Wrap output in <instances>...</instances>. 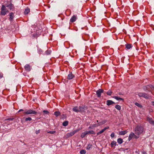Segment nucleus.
<instances>
[{"label":"nucleus","instance_id":"nucleus-1","mask_svg":"<svg viewBox=\"0 0 154 154\" xmlns=\"http://www.w3.org/2000/svg\"><path fill=\"white\" fill-rule=\"evenodd\" d=\"M143 131L142 127L140 126H137L135 128V134L139 136L142 133Z\"/></svg>","mask_w":154,"mask_h":154},{"label":"nucleus","instance_id":"nucleus-2","mask_svg":"<svg viewBox=\"0 0 154 154\" xmlns=\"http://www.w3.org/2000/svg\"><path fill=\"white\" fill-rule=\"evenodd\" d=\"M137 94L138 95L139 97H142L146 99H150L151 97L147 94L143 92L138 93V94Z\"/></svg>","mask_w":154,"mask_h":154},{"label":"nucleus","instance_id":"nucleus-3","mask_svg":"<svg viewBox=\"0 0 154 154\" xmlns=\"http://www.w3.org/2000/svg\"><path fill=\"white\" fill-rule=\"evenodd\" d=\"M8 12V11L6 7L4 5H2L1 8V15H5Z\"/></svg>","mask_w":154,"mask_h":154},{"label":"nucleus","instance_id":"nucleus-4","mask_svg":"<svg viewBox=\"0 0 154 154\" xmlns=\"http://www.w3.org/2000/svg\"><path fill=\"white\" fill-rule=\"evenodd\" d=\"M78 130H74L69 133H67L65 137L66 138H68L74 135L76 132H78Z\"/></svg>","mask_w":154,"mask_h":154},{"label":"nucleus","instance_id":"nucleus-5","mask_svg":"<svg viewBox=\"0 0 154 154\" xmlns=\"http://www.w3.org/2000/svg\"><path fill=\"white\" fill-rule=\"evenodd\" d=\"M154 88L152 85H149L145 86L143 88V89L145 91H151Z\"/></svg>","mask_w":154,"mask_h":154},{"label":"nucleus","instance_id":"nucleus-6","mask_svg":"<svg viewBox=\"0 0 154 154\" xmlns=\"http://www.w3.org/2000/svg\"><path fill=\"white\" fill-rule=\"evenodd\" d=\"M139 137V136L138 135H136L134 134L133 132H131L130 134L129 137H128V140H131L132 138H135L136 139H137Z\"/></svg>","mask_w":154,"mask_h":154},{"label":"nucleus","instance_id":"nucleus-7","mask_svg":"<svg viewBox=\"0 0 154 154\" xmlns=\"http://www.w3.org/2000/svg\"><path fill=\"white\" fill-rule=\"evenodd\" d=\"M36 112L35 111H33L32 109H29V110H26L24 112V114H36Z\"/></svg>","mask_w":154,"mask_h":154},{"label":"nucleus","instance_id":"nucleus-8","mask_svg":"<svg viewBox=\"0 0 154 154\" xmlns=\"http://www.w3.org/2000/svg\"><path fill=\"white\" fill-rule=\"evenodd\" d=\"M104 91L102 89H99L96 91V94L98 97H100L101 96V94Z\"/></svg>","mask_w":154,"mask_h":154},{"label":"nucleus","instance_id":"nucleus-9","mask_svg":"<svg viewBox=\"0 0 154 154\" xmlns=\"http://www.w3.org/2000/svg\"><path fill=\"white\" fill-rule=\"evenodd\" d=\"M146 120L149 122L150 124L154 125V121L152 119V118L147 117Z\"/></svg>","mask_w":154,"mask_h":154},{"label":"nucleus","instance_id":"nucleus-10","mask_svg":"<svg viewBox=\"0 0 154 154\" xmlns=\"http://www.w3.org/2000/svg\"><path fill=\"white\" fill-rule=\"evenodd\" d=\"M77 19V16L76 15H73L70 19V22L73 23Z\"/></svg>","mask_w":154,"mask_h":154},{"label":"nucleus","instance_id":"nucleus-11","mask_svg":"<svg viewBox=\"0 0 154 154\" xmlns=\"http://www.w3.org/2000/svg\"><path fill=\"white\" fill-rule=\"evenodd\" d=\"M24 68L25 70L29 72L31 70V66L28 64H27L24 66Z\"/></svg>","mask_w":154,"mask_h":154},{"label":"nucleus","instance_id":"nucleus-12","mask_svg":"<svg viewBox=\"0 0 154 154\" xmlns=\"http://www.w3.org/2000/svg\"><path fill=\"white\" fill-rule=\"evenodd\" d=\"M115 104V102L111 100H107L106 101V104L108 106H109Z\"/></svg>","mask_w":154,"mask_h":154},{"label":"nucleus","instance_id":"nucleus-13","mask_svg":"<svg viewBox=\"0 0 154 154\" xmlns=\"http://www.w3.org/2000/svg\"><path fill=\"white\" fill-rule=\"evenodd\" d=\"M74 77V76L72 74L71 72H70L68 75L67 77V79H71Z\"/></svg>","mask_w":154,"mask_h":154},{"label":"nucleus","instance_id":"nucleus-14","mask_svg":"<svg viewBox=\"0 0 154 154\" xmlns=\"http://www.w3.org/2000/svg\"><path fill=\"white\" fill-rule=\"evenodd\" d=\"M108 128H109V127H107L105 128L104 129H103L102 130L100 131H99V132H98L97 133V135H99V134H102L104 131H105L106 129H107Z\"/></svg>","mask_w":154,"mask_h":154},{"label":"nucleus","instance_id":"nucleus-15","mask_svg":"<svg viewBox=\"0 0 154 154\" xmlns=\"http://www.w3.org/2000/svg\"><path fill=\"white\" fill-rule=\"evenodd\" d=\"M113 98H115V99H116V100H122L123 101L124 100V99L123 98L119 97H118L116 96H114L113 97Z\"/></svg>","mask_w":154,"mask_h":154},{"label":"nucleus","instance_id":"nucleus-16","mask_svg":"<svg viewBox=\"0 0 154 154\" xmlns=\"http://www.w3.org/2000/svg\"><path fill=\"white\" fill-rule=\"evenodd\" d=\"M127 132L128 131L126 130L121 131L119 132V134L120 135H123L127 133Z\"/></svg>","mask_w":154,"mask_h":154},{"label":"nucleus","instance_id":"nucleus-17","mask_svg":"<svg viewBox=\"0 0 154 154\" xmlns=\"http://www.w3.org/2000/svg\"><path fill=\"white\" fill-rule=\"evenodd\" d=\"M87 134H95V132L92 130H90V131H85Z\"/></svg>","mask_w":154,"mask_h":154},{"label":"nucleus","instance_id":"nucleus-18","mask_svg":"<svg viewBox=\"0 0 154 154\" xmlns=\"http://www.w3.org/2000/svg\"><path fill=\"white\" fill-rule=\"evenodd\" d=\"M116 144V142L115 141H113L110 144V146L112 147H113L114 146H115Z\"/></svg>","mask_w":154,"mask_h":154},{"label":"nucleus","instance_id":"nucleus-19","mask_svg":"<svg viewBox=\"0 0 154 154\" xmlns=\"http://www.w3.org/2000/svg\"><path fill=\"white\" fill-rule=\"evenodd\" d=\"M10 17L9 19L10 21H12L13 19L14 16V14L13 13L11 12L10 14Z\"/></svg>","mask_w":154,"mask_h":154},{"label":"nucleus","instance_id":"nucleus-20","mask_svg":"<svg viewBox=\"0 0 154 154\" xmlns=\"http://www.w3.org/2000/svg\"><path fill=\"white\" fill-rule=\"evenodd\" d=\"M79 112L83 111L85 110V108L83 106H79Z\"/></svg>","mask_w":154,"mask_h":154},{"label":"nucleus","instance_id":"nucleus-21","mask_svg":"<svg viewBox=\"0 0 154 154\" xmlns=\"http://www.w3.org/2000/svg\"><path fill=\"white\" fill-rule=\"evenodd\" d=\"M126 48L128 49H130L132 47V45L131 44H127L125 45Z\"/></svg>","mask_w":154,"mask_h":154},{"label":"nucleus","instance_id":"nucleus-22","mask_svg":"<svg viewBox=\"0 0 154 154\" xmlns=\"http://www.w3.org/2000/svg\"><path fill=\"white\" fill-rule=\"evenodd\" d=\"M72 110L73 111L76 112H79V108H78V107L77 106H75L74 107L73 109Z\"/></svg>","mask_w":154,"mask_h":154},{"label":"nucleus","instance_id":"nucleus-23","mask_svg":"<svg viewBox=\"0 0 154 154\" xmlns=\"http://www.w3.org/2000/svg\"><path fill=\"white\" fill-rule=\"evenodd\" d=\"M7 7L10 10H11L12 8L13 5L12 4L10 3L9 5H8L7 6Z\"/></svg>","mask_w":154,"mask_h":154},{"label":"nucleus","instance_id":"nucleus-24","mask_svg":"<svg viewBox=\"0 0 154 154\" xmlns=\"http://www.w3.org/2000/svg\"><path fill=\"white\" fill-rule=\"evenodd\" d=\"M54 114L56 117H57L60 115V112L59 111L55 112Z\"/></svg>","mask_w":154,"mask_h":154},{"label":"nucleus","instance_id":"nucleus-25","mask_svg":"<svg viewBox=\"0 0 154 154\" xmlns=\"http://www.w3.org/2000/svg\"><path fill=\"white\" fill-rule=\"evenodd\" d=\"M123 140L122 138H119L117 140V142L119 144H121L123 142Z\"/></svg>","mask_w":154,"mask_h":154},{"label":"nucleus","instance_id":"nucleus-26","mask_svg":"<svg viewBox=\"0 0 154 154\" xmlns=\"http://www.w3.org/2000/svg\"><path fill=\"white\" fill-rule=\"evenodd\" d=\"M30 12V9L29 8H26L24 11L25 14H27Z\"/></svg>","mask_w":154,"mask_h":154},{"label":"nucleus","instance_id":"nucleus-27","mask_svg":"<svg viewBox=\"0 0 154 154\" xmlns=\"http://www.w3.org/2000/svg\"><path fill=\"white\" fill-rule=\"evenodd\" d=\"M68 124V122L67 121H66L63 122V125L64 126H66Z\"/></svg>","mask_w":154,"mask_h":154},{"label":"nucleus","instance_id":"nucleus-28","mask_svg":"<svg viewBox=\"0 0 154 154\" xmlns=\"http://www.w3.org/2000/svg\"><path fill=\"white\" fill-rule=\"evenodd\" d=\"M115 107L117 109L119 110H120L121 109V106L118 105H116L115 106Z\"/></svg>","mask_w":154,"mask_h":154},{"label":"nucleus","instance_id":"nucleus-29","mask_svg":"<svg viewBox=\"0 0 154 154\" xmlns=\"http://www.w3.org/2000/svg\"><path fill=\"white\" fill-rule=\"evenodd\" d=\"M87 134L86 132L85 131V132L82 134L81 136L82 138H84L85 136Z\"/></svg>","mask_w":154,"mask_h":154},{"label":"nucleus","instance_id":"nucleus-30","mask_svg":"<svg viewBox=\"0 0 154 154\" xmlns=\"http://www.w3.org/2000/svg\"><path fill=\"white\" fill-rule=\"evenodd\" d=\"M112 91L110 90H109L107 92V94L108 95H109V96H110L111 95L112 93Z\"/></svg>","mask_w":154,"mask_h":154},{"label":"nucleus","instance_id":"nucleus-31","mask_svg":"<svg viewBox=\"0 0 154 154\" xmlns=\"http://www.w3.org/2000/svg\"><path fill=\"white\" fill-rule=\"evenodd\" d=\"M86 152L85 150L84 149L81 150L80 152V153L81 154H85Z\"/></svg>","mask_w":154,"mask_h":154},{"label":"nucleus","instance_id":"nucleus-32","mask_svg":"<svg viewBox=\"0 0 154 154\" xmlns=\"http://www.w3.org/2000/svg\"><path fill=\"white\" fill-rule=\"evenodd\" d=\"M92 146V145L91 144H89L86 147V148L87 149H89L91 148Z\"/></svg>","mask_w":154,"mask_h":154},{"label":"nucleus","instance_id":"nucleus-33","mask_svg":"<svg viewBox=\"0 0 154 154\" xmlns=\"http://www.w3.org/2000/svg\"><path fill=\"white\" fill-rule=\"evenodd\" d=\"M92 125V128H94L96 127L99 126V125L96 124H93L91 125Z\"/></svg>","mask_w":154,"mask_h":154},{"label":"nucleus","instance_id":"nucleus-34","mask_svg":"<svg viewBox=\"0 0 154 154\" xmlns=\"http://www.w3.org/2000/svg\"><path fill=\"white\" fill-rule=\"evenodd\" d=\"M135 104L136 106L139 107H142V105L138 103H136Z\"/></svg>","mask_w":154,"mask_h":154},{"label":"nucleus","instance_id":"nucleus-35","mask_svg":"<svg viewBox=\"0 0 154 154\" xmlns=\"http://www.w3.org/2000/svg\"><path fill=\"white\" fill-rule=\"evenodd\" d=\"M51 50H48L46 51V53L48 55L51 54Z\"/></svg>","mask_w":154,"mask_h":154},{"label":"nucleus","instance_id":"nucleus-36","mask_svg":"<svg viewBox=\"0 0 154 154\" xmlns=\"http://www.w3.org/2000/svg\"><path fill=\"white\" fill-rule=\"evenodd\" d=\"M106 122V121L105 120L101 122V124H99V125L100 126V125H102L104 124H105Z\"/></svg>","mask_w":154,"mask_h":154},{"label":"nucleus","instance_id":"nucleus-37","mask_svg":"<svg viewBox=\"0 0 154 154\" xmlns=\"http://www.w3.org/2000/svg\"><path fill=\"white\" fill-rule=\"evenodd\" d=\"M32 120V119L30 117H28L27 118L25 119L26 121H31Z\"/></svg>","mask_w":154,"mask_h":154},{"label":"nucleus","instance_id":"nucleus-38","mask_svg":"<svg viewBox=\"0 0 154 154\" xmlns=\"http://www.w3.org/2000/svg\"><path fill=\"white\" fill-rule=\"evenodd\" d=\"M48 133H50L51 134H54L56 133L55 131H50L48 132Z\"/></svg>","mask_w":154,"mask_h":154},{"label":"nucleus","instance_id":"nucleus-39","mask_svg":"<svg viewBox=\"0 0 154 154\" xmlns=\"http://www.w3.org/2000/svg\"><path fill=\"white\" fill-rule=\"evenodd\" d=\"M43 112L45 114H48L49 113L48 111L47 110H44L43 111Z\"/></svg>","mask_w":154,"mask_h":154},{"label":"nucleus","instance_id":"nucleus-40","mask_svg":"<svg viewBox=\"0 0 154 154\" xmlns=\"http://www.w3.org/2000/svg\"><path fill=\"white\" fill-rule=\"evenodd\" d=\"M110 136H111V137H112V138H113V137H114V136H115V134L114 133H113V132L111 134Z\"/></svg>","mask_w":154,"mask_h":154},{"label":"nucleus","instance_id":"nucleus-41","mask_svg":"<svg viewBox=\"0 0 154 154\" xmlns=\"http://www.w3.org/2000/svg\"><path fill=\"white\" fill-rule=\"evenodd\" d=\"M40 133V130H38V131H36L35 133L36 134H37Z\"/></svg>","mask_w":154,"mask_h":154},{"label":"nucleus","instance_id":"nucleus-42","mask_svg":"<svg viewBox=\"0 0 154 154\" xmlns=\"http://www.w3.org/2000/svg\"><path fill=\"white\" fill-rule=\"evenodd\" d=\"M13 119H13V118H9V119H8V120H9V121H12Z\"/></svg>","mask_w":154,"mask_h":154},{"label":"nucleus","instance_id":"nucleus-43","mask_svg":"<svg viewBox=\"0 0 154 154\" xmlns=\"http://www.w3.org/2000/svg\"><path fill=\"white\" fill-rule=\"evenodd\" d=\"M3 76V75L2 74H0V78H2Z\"/></svg>","mask_w":154,"mask_h":154},{"label":"nucleus","instance_id":"nucleus-44","mask_svg":"<svg viewBox=\"0 0 154 154\" xmlns=\"http://www.w3.org/2000/svg\"><path fill=\"white\" fill-rule=\"evenodd\" d=\"M89 128L90 129H92V125H91V126L89 127Z\"/></svg>","mask_w":154,"mask_h":154},{"label":"nucleus","instance_id":"nucleus-45","mask_svg":"<svg viewBox=\"0 0 154 154\" xmlns=\"http://www.w3.org/2000/svg\"><path fill=\"white\" fill-rule=\"evenodd\" d=\"M152 104L154 106V101H153L152 102Z\"/></svg>","mask_w":154,"mask_h":154},{"label":"nucleus","instance_id":"nucleus-46","mask_svg":"<svg viewBox=\"0 0 154 154\" xmlns=\"http://www.w3.org/2000/svg\"><path fill=\"white\" fill-rule=\"evenodd\" d=\"M23 110L22 109H20L19 110V112H20L21 111H23Z\"/></svg>","mask_w":154,"mask_h":154},{"label":"nucleus","instance_id":"nucleus-47","mask_svg":"<svg viewBox=\"0 0 154 154\" xmlns=\"http://www.w3.org/2000/svg\"><path fill=\"white\" fill-rule=\"evenodd\" d=\"M99 124H101V122H100L97 124V125H99Z\"/></svg>","mask_w":154,"mask_h":154},{"label":"nucleus","instance_id":"nucleus-48","mask_svg":"<svg viewBox=\"0 0 154 154\" xmlns=\"http://www.w3.org/2000/svg\"><path fill=\"white\" fill-rule=\"evenodd\" d=\"M97 122H98V120H97Z\"/></svg>","mask_w":154,"mask_h":154},{"label":"nucleus","instance_id":"nucleus-49","mask_svg":"<svg viewBox=\"0 0 154 154\" xmlns=\"http://www.w3.org/2000/svg\"><path fill=\"white\" fill-rule=\"evenodd\" d=\"M121 93H119V95H121Z\"/></svg>","mask_w":154,"mask_h":154}]
</instances>
